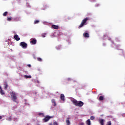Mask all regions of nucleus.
<instances>
[{"instance_id":"a211bd4d","label":"nucleus","mask_w":125,"mask_h":125,"mask_svg":"<svg viewBox=\"0 0 125 125\" xmlns=\"http://www.w3.org/2000/svg\"><path fill=\"white\" fill-rule=\"evenodd\" d=\"M8 87V84H7V83H4V89H6Z\"/></svg>"},{"instance_id":"dca6fc26","label":"nucleus","mask_w":125,"mask_h":125,"mask_svg":"<svg viewBox=\"0 0 125 125\" xmlns=\"http://www.w3.org/2000/svg\"><path fill=\"white\" fill-rule=\"evenodd\" d=\"M86 125H91V122H90V120L88 119L86 121Z\"/></svg>"},{"instance_id":"4468645a","label":"nucleus","mask_w":125,"mask_h":125,"mask_svg":"<svg viewBox=\"0 0 125 125\" xmlns=\"http://www.w3.org/2000/svg\"><path fill=\"white\" fill-rule=\"evenodd\" d=\"M99 100H100V101H102V100H104V97L103 96H100Z\"/></svg>"},{"instance_id":"0eeeda50","label":"nucleus","mask_w":125,"mask_h":125,"mask_svg":"<svg viewBox=\"0 0 125 125\" xmlns=\"http://www.w3.org/2000/svg\"><path fill=\"white\" fill-rule=\"evenodd\" d=\"M14 38L17 42H18V41H20V38L17 35H14Z\"/></svg>"},{"instance_id":"7c9ffc66","label":"nucleus","mask_w":125,"mask_h":125,"mask_svg":"<svg viewBox=\"0 0 125 125\" xmlns=\"http://www.w3.org/2000/svg\"><path fill=\"white\" fill-rule=\"evenodd\" d=\"M38 71H41V70L40 68H38Z\"/></svg>"},{"instance_id":"aec40b11","label":"nucleus","mask_w":125,"mask_h":125,"mask_svg":"<svg viewBox=\"0 0 125 125\" xmlns=\"http://www.w3.org/2000/svg\"><path fill=\"white\" fill-rule=\"evenodd\" d=\"M39 22H40V21L39 20H36L34 21V24H38Z\"/></svg>"},{"instance_id":"6ab92c4d","label":"nucleus","mask_w":125,"mask_h":125,"mask_svg":"<svg viewBox=\"0 0 125 125\" xmlns=\"http://www.w3.org/2000/svg\"><path fill=\"white\" fill-rule=\"evenodd\" d=\"M45 36H46V33H42V38H45Z\"/></svg>"},{"instance_id":"6e6552de","label":"nucleus","mask_w":125,"mask_h":125,"mask_svg":"<svg viewBox=\"0 0 125 125\" xmlns=\"http://www.w3.org/2000/svg\"><path fill=\"white\" fill-rule=\"evenodd\" d=\"M83 36L84 38H89V34L87 32L84 33L83 34Z\"/></svg>"},{"instance_id":"72a5a7b5","label":"nucleus","mask_w":125,"mask_h":125,"mask_svg":"<svg viewBox=\"0 0 125 125\" xmlns=\"http://www.w3.org/2000/svg\"><path fill=\"white\" fill-rule=\"evenodd\" d=\"M0 89H1V86H0Z\"/></svg>"},{"instance_id":"ddd939ff","label":"nucleus","mask_w":125,"mask_h":125,"mask_svg":"<svg viewBox=\"0 0 125 125\" xmlns=\"http://www.w3.org/2000/svg\"><path fill=\"white\" fill-rule=\"evenodd\" d=\"M24 78H25V79H32V76L24 75Z\"/></svg>"},{"instance_id":"c85d7f7f","label":"nucleus","mask_w":125,"mask_h":125,"mask_svg":"<svg viewBox=\"0 0 125 125\" xmlns=\"http://www.w3.org/2000/svg\"><path fill=\"white\" fill-rule=\"evenodd\" d=\"M27 66L29 67V68H31V64H28Z\"/></svg>"},{"instance_id":"412c9836","label":"nucleus","mask_w":125,"mask_h":125,"mask_svg":"<svg viewBox=\"0 0 125 125\" xmlns=\"http://www.w3.org/2000/svg\"><path fill=\"white\" fill-rule=\"evenodd\" d=\"M37 60H38V61H39V62H42V60L41 58H38Z\"/></svg>"},{"instance_id":"7ed1b4c3","label":"nucleus","mask_w":125,"mask_h":125,"mask_svg":"<svg viewBox=\"0 0 125 125\" xmlns=\"http://www.w3.org/2000/svg\"><path fill=\"white\" fill-rule=\"evenodd\" d=\"M11 97L12 98L13 101L14 102H16V99H17V97L16 96V94L14 92H11Z\"/></svg>"},{"instance_id":"f8f14e48","label":"nucleus","mask_w":125,"mask_h":125,"mask_svg":"<svg viewBox=\"0 0 125 125\" xmlns=\"http://www.w3.org/2000/svg\"><path fill=\"white\" fill-rule=\"evenodd\" d=\"M65 123L66 125H70V118H67L66 120Z\"/></svg>"},{"instance_id":"f03ea898","label":"nucleus","mask_w":125,"mask_h":125,"mask_svg":"<svg viewBox=\"0 0 125 125\" xmlns=\"http://www.w3.org/2000/svg\"><path fill=\"white\" fill-rule=\"evenodd\" d=\"M87 20H88V19L87 18L84 19L82 21L79 26L78 27V28L81 29V28H82V27H83L84 25H85V23H86V21H87Z\"/></svg>"},{"instance_id":"423d86ee","label":"nucleus","mask_w":125,"mask_h":125,"mask_svg":"<svg viewBox=\"0 0 125 125\" xmlns=\"http://www.w3.org/2000/svg\"><path fill=\"white\" fill-rule=\"evenodd\" d=\"M30 42L32 44H36L37 43V40L36 39H31Z\"/></svg>"},{"instance_id":"9b49d317","label":"nucleus","mask_w":125,"mask_h":125,"mask_svg":"<svg viewBox=\"0 0 125 125\" xmlns=\"http://www.w3.org/2000/svg\"><path fill=\"white\" fill-rule=\"evenodd\" d=\"M99 122L101 125H104V119H99Z\"/></svg>"},{"instance_id":"39448f33","label":"nucleus","mask_w":125,"mask_h":125,"mask_svg":"<svg viewBox=\"0 0 125 125\" xmlns=\"http://www.w3.org/2000/svg\"><path fill=\"white\" fill-rule=\"evenodd\" d=\"M51 119V117L49 116H46L44 119H43V122L44 123H46V122H48L49 120H50Z\"/></svg>"},{"instance_id":"2eb2a0df","label":"nucleus","mask_w":125,"mask_h":125,"mask_svg":"<svg viewBox=\"0 0 125 125\" xmlns=\"http://www.w3.org/2000/svg\"><path fill=\"white\" fill-rule=\"evenodd\" d=\"M0 93L1 95H3L4 94H5V93H4V91H3V90H2V89H0Z\"/></svg>"},{"instance_id":"4be33fe9","label":"nucleus","mask_w":125,"mask_h":125,"mask_svg":"<svg viewBox=\"0 0 125 125\" xmlns=\"http://www.w3.org/2000/svg\"><path fill=\"white\" fill-rule=\"evenodd\" d=\"M94 119H95L94 116H92L90 117V120H91V121H93V120H94Z\"/></svg>"},{"instance_id":"cd10ccee","label":"nucleus","mask_w":125,"mask_h":125,"mask_svg":"<svg viewBox=\"0 0 125 125\" xmlns=\"http://www.w3.org/2000/svg\"><path fill=\"white\" fill-rule=\"evenodd\" d=\"M80 125H84V124L83 123H80Z\"/></svg>"},{"instance_id":"393cba45","label":"nucleus","mask_w":125,"mask_h":125,"mask_svg":"<svg viewBox=\"0 0 125 125\" xmlns=\"http://www.w3.org/2000/svg\"><path fill=\"white\" fill-rule=\"evenodd\" d=\"M12 20V18L10 17V18H7V21H11Z\"/></svg>"},{"instance_id":"f3484780","label":"nucleus","mask_w":125,"mask_h":125,"mask_svg":"<svg viewBox=\"0 0 125 125\" xmlns=\"http://www.w3.org/2000/svg\"><path fill=\"white\" fill-rule=\"evenodd\" d=\"M51 101H52V103L54 104V106H56V102H55V100L53 99H52Z\"/></svg>"},{"instance_id":"9d476101","label":"nucleus","mask_w":125,"mask_h":125,"mask_svg":"<svg viewBox=\"0 0 125 125\" xmlns=\"http://www.w3.org/2000/svg\"><path fill=\"white\" fill-rule=\"evenodd\" d=\"M52 28H53V29H55L56 30H57L59 28V26L58 25L53 24L52 25Z\"/></svg>"},{"instance_id":"5701e85b","label":"nucleus","mask_w":125,"mask_h":125,"mask_svg":"<svg viewBox=\"0 0 125 125\" xmlns=\"http://www.w3.org/2000/svg\"><path fill=\"white\" fill-rule=\"evenodd\" d=\"M107 125H112V122L111 121L107 122Z\"/></svg>"},{"instance_id":"b1692460","label":"nucleus","mask_w":125,"mask_h":125,"mask_svg":"<svg viewBox=\"0 0 125 125\" xmlns=\"http://www.w3.org/2000/svg\"><path fill=\"white\" fill-rule=\"evenodd\" d=\"M7 12H5L3 14V16H6V15H7Z\"/></svg>"},{"instance_id":"2f4dec72","label":"nucleus","mask_w":125,"mask_h":125,"mask_svg":"<svg viewBox=\"0 0 125 125\" xmlns=\"http://www.w3.org/2000/svg\"><path fill=\"white\" fill-rule=\"evenodd\" d=\"M67 80H68V81H71V79H70V78H68Z\"/></svg>"},{"instance_id":"bb28decb","label":"nucleus","mask_w":125,"mask_h":125,"mask_svg":"<svg viewBox=\"0 0 125 125\" xmlns=\"http://www.w3.org/2000/svg\"><path fill=\"white\" fill-rule=\"evenodd\" d=\"M39 116H43V113H39Z\"/></svg>"},{"instance_id":"c756f323","label":"nucleus","mask_w":125,"mask_h":125,"mask_svg":"<svg viewBox=\"0 0 125 125\" xmlns=\"http://www.w3.org/2000/svg\"><path fill=\"white\" fill-rule=\"evenodd\" d=\"M1 119H2V117H1V116H0V120H1Z\"/></svg>"},{"instance_id":"f257e3e1","label":"nucleus","mask_w":125,"mask_h":125,"mask_svg":"<svg viewBox=\"0 0 125 125\" xmlns=\"http://www.w3.org/2000/svg\"><path fill=\"white\" fill-rule=\"evenodd\" d=\"M71 102L76 107H83V102L82 101H78L76 99H73L71 100Z\"/></svg>"},{"instance_id":"20e7f679","label":"nucleus","mask_w":125,"mask_h":125,"mask_svg":"<svg viewBox=\"0 0 125 125\" xmlns=\"http://www.w3.org/2000/svg\"><path fill=\"white\" fill-rule=\"evenodd\" d=\"M20 46H21L22 48H27L28 47V44L25 42H21L20 43Z\"/></svg>"},{"instance_id":"473e14b6","label":"nucleus","mask_w":125,"mask_h":125,"mask_svg":"<svg viewBox=\"0 0 125 125\" xmlns=\"http://www.w3.org/2000/svg\"><path fill=\"white\" fill-rule=\"evenodd\" d=\"M20 19V17H17V19Z\"/></svg>"},{"instance_id":"1a4fd4ad","label":"nucleus","mask_w":125,"mask_h":125,"mask_svg":"<svg viewBox=\"0 0 125 125\" xmlns=\"http://www.w3.org/2000/svg\"><path fill=\"white\" fill-rule=\"evenodd\" d=\"M60 98L61 100H62V101H65V96L64 95V94H62L61 95Z\"/></svg>"},{"instance_id":"a878e982","label":"nucleus","mask_w":125,"mask_h":125,"mask_svg":"<svg viewBox=\"0 0 125 125\" xmlns=\"http://www.w3.org/2000/svg\"><path fill=\"white\" fill-rule=\"evenodd\" d=\"M53 125H58V123L57 122H54L53 123Z\"/></svg>"}]
</instances>
